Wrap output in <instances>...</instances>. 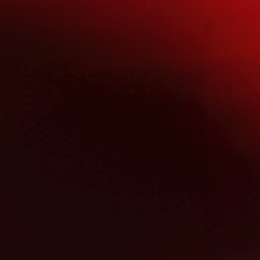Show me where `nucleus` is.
<instances>
[{"label":"nucleus","mask_w":260,"mask_h":260,"mask_svg":"<svg viewBox=\"0 0 260 260\" xmlns=\"http://www.w3.org/2000/svg\"><path fill=\"white\" fill-rule=\"evenodd\" d=\"M117 229H115V260H117Z\"/></svg>","instance_id":"f03ea898"},{"label":"nucleus","mask_w":260,"mask_h":260,"mask_svg":"<svg viewBox=\"0 0 260 260\" xmlns=\"http://www.w3.org/2000/svg\"><path fill=\"white\" fill-rule=\"evenodd\" d=\"M117 59H115V212H117Z\"/></svg>","instance_id":"f257e3e1"},{"label":"nucleus","mask_w":260,"mask_h":260,"mask_svg":"<svg viewBox=\"0 0 260 260\" xmlns=\"http://www.w3.org/2000/svg\"><path fill=\"white\" fill-rule=\"evenodd\" d=\"M117 230H115V260H117Z\"/></svg>","instance_id":"7ed1b4c3"},{"label":"nucleus","mask_w":260,"mask_h":260,"mask_svg":"<svg viewBox=\"0 0 260 260\" xmlns=\"http://www.w3.org/2000/svg\"><path fill=\"white\" fill-rule=\"evenodd\" d=\"M117 231H115V260H117Z\"/></svg>","instance_id":"20e7f679"},{"label":"nucleus","mask_w":260,"mask_h":260,"mask_svg":"<svg viewBox=\"0 0 260 260\" xmlns=\"http://www.w3.org/2000/svg\"><path fill=\"white\" fill-rule=\"evenodd\" d=\"M116 10V8H114ZM116 20H115V59H117V45H116Z\"/></svg>","instance_id":"39448f33"}]
</instances>
